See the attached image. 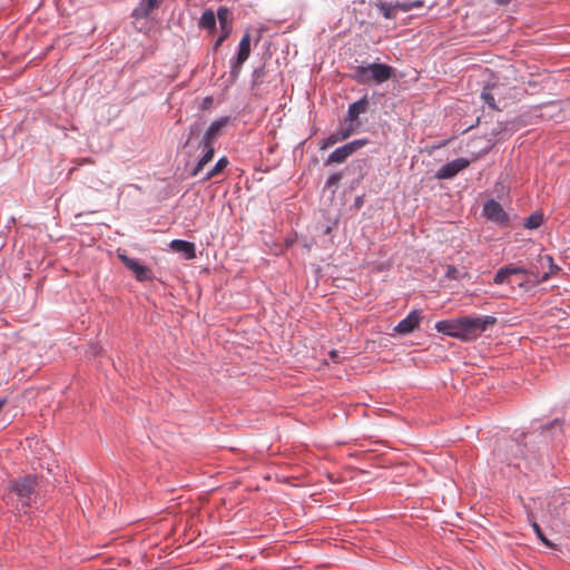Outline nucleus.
Listing matches in <instances>:
<instances>
[{
  "instance_id": "9b49d317",
  "label": "nucleus",
  "mask_w": 570,
  "mask_h": 570,
  "mask_svg": "<svg viewBox=\"0 0 570 570\" xmlns=\"http://www.w3.org/2000/svg\"><path fill=\"white\" fill-rule=\"evenodd\" d=\"M508 271L512 275H529L532 277V285H539L550 278V273L540 274L539 271L528 269L514 264H508Z\"/></svg>"
},
{
  "instance_id": "39448f33",
  "label": "nucleus",
  "mask_w": 570,
  "mask_h": 570,
  "mask_svg": "<svg viewBox=\"0 0 570 570\" xmlns=\"http://www.w3.org/2000/svg\"><path fill=\"white\" fill-rule=\"evenodd\" d=\"M250 53V36L245 33L238 46V52L235 60L232 61L230 76L236 79L240 72L243 63L247 60Z\"/></svg>"
},
{
  "instance_id": "f3484780",
  "label": "nucleus",
  "mask_w": 570,
  "mask_h": 570,
  "mask_svg": "<svg viewBox=\"0 0 570 570\" xmlns=\"http://www.w3.org/2000/svg\"><path fill=\"white\" fill-rule=\"evenodd\" d=\"M528 269L539 271L540 274L550 273L551 276L558 267L553 264V258L550 255H540L537 263L532 264Z\"/></svg>"
},
{
  "instance_id": "aec40b11",
  "label": "nucleus",
  "mask_w": 570,
  "mask_h": 570,
  "mask_svg": "<svg viewBox=\"0 0 570 570\" xmlns=\"http://www.w3.org/2000/svg\"><path fill=\"white\" fill-rule=\"evenodd\" d=\"M381 13L384 16V18L386 19H394L395 16H396V9H401L403 11H406L407 10V7L405 4H401V3H395V4H392V3H386V2H381L377 4Z\"/></svg>"
},
{
  "instance_id": "72a5a7b5",
  "label": "nucleus",
  "mask_w": 570,
  "mask_h": 570,
  "mask_svg": "<svg viewBox=\"0 0 570 570\" xmlns=\"http://www.w3.org/2000/svg\"><path fill=\"white\" fill-rule=\"evenodd\" d=\"M195 130H196V128H193V127H191V128H190V135H193Z\"/></svg>"
},
{
  "instance_id": "4468645a",
  "label": "nucleus",
  "mask_w": 570,
  "mask_h": 570,
  "mask_svg": "<svg viewBox=\"0 0 570 570\" xmlns=\"http://www.w3.org/2000/svg\"><path fill=\"white\" fill-rule=\"evenodd\" d=\"M459 317L452 320L439 321L435 324V330L439 333L455 337L460 340Z\"/></svg>"
},
{
  "instance_id": "4be33fe9",
  "label": "nucleus",
  "mask_w": 570,
  "mask_h": 570,
  "mask_svg": "<svg viewBox=\"0 0 570 570\" xmlns=\"http://www.w3.org/2000/svg\"><path fill=\"white\" fill-rule=\"evenodd\" d=\"M216 26V16L213 10H206L199 20V27L203 29L213 30Z\"/></svg>"
},
{
  "instance_id": "0eeeda50",
  "label": "nucleus",
  "mask_w": 570,
  "mask_h": 570,
  "mask_svg": "<svg viewBox=\"0 0 570 570\" xmlns=\"http://www.w3.org/2000/svg\"><path fill=\"white\" fill-rule=\"evenodd\" d=\"M118 258L124 263V265L130 269L138 282H146L153 279L151 271L145 265L140 264L139 261L135 258H130L125 254H118Z\"/></svg>"
},
{
  "instance_id": "393cba45",
  "label": "nucleus",
  "mask_w": 570,
  "mask_h": 570,
  "mask_svg": "<svg viewBox=\"0 0 570 570\" xmlns=\"http://www.w3.org/2000/svg\"><path fill=\"white\" fill-rule=\"evenodd\" d=\"M481 98L482 100L488 104V106L492 109H498L497 105H495V99L493 97V95L488 90H483L482 94H481Z\"/></svg>"
},
{
  "instance_id": "f8f14e48",
  "label": "nucleus",
  "mask_w": 570,
  "mask_h": 570,
  "mask_svg": "<svg viewBox=\"0 0 570 570\" xmlns=\"http://www.w3.org/2000/svg\"><path fill=\"white\" fill-rule=\"evenodd\" d=\"M229 122V117H222L213 121L200 140L215 144L218 137L222 135V130Z\"/></svg>"
},
{
  "instance_id": "9d476101",
  "label": "nucleus",
  "mask_w": 570,
  "mask_h": 570,
  "mask_svg": "<svg viewBox=\"0 0 570 570\" xmlns=\"http://www.w3.org/2000/svg\"><path fill=\"white\" fill-rule=\"evenodd\" d=\"M198 148L203 150V155L190 171L191 177H196L204 169V167L210 163L215 155V144L200 140Z\"/></svg>"
},
{
  "instance_id": "7ed1b4c3",
  "label": "nucleus",
  "mask_w": 570,
  "mask_h": 570,
  "mask_svg": "<svg viewBox=\"0 0 570 570\" xmlns=\"http://www.w3.org/2000/svg\"><path fill=\"white\" fill-rule=\"evenodd\" d=\"M36 487V478L28 475L14 481L11 485V490L18 495L22 505H29L32 500Z\"/></svg>"
},
{
  "instance_id": "c85d7f7f",
  "label": "nucleus",
  "mask_w": 570,
  "mask_h": 570,
  "mask_svg": "<svg viewBox=\"0 0 570 570\" xmlns=\"http://www.w3.org/2000/svg\"><path fill=\"white\" fill-rule=\"evenodd\" d=\"M533 286H534V285H532V278H531V279H529V281H527V282H524V283H521V284H520V287H523V288H525V289H529L530 287H533Z\"/></svg>"
},
{
  "instance_id": "423d86ee",
  "label": "nucleus",
  "mask_w": 570,
  "mask_h": 570,
  "mask_svg": "<svg viewBox=\"0 0 570 570\" xmlns=\"http://www.w3.org/2000/svg\"><path fill=\"white\" fill-rule=\"evenodd\" d=\"M483 215L491 222L505 226L509 223V216L503 207L494 199L488 200L483 205Z\"/></svg>"
},
{
  "instance_id": "473e14b6",
  "label": "nucleus",
  "mask_w": 570,
  "mask_h": 570,
  "mask_svg": "<svg viewBox=\"0 0 570 570\" xmlns=\"http://www.w3.org/2000/svg\"><path fill=\"white\" fill-rule=\"evenodd\" d=\"M204 102H205V105L212 104V98L210 97L206 98Z\"/></svg>"
},
{
  "instance_id": "20e7f679",
  "label": "nucleus",
  "mask_w": 570,
  "mask_h": 570,
  "mask_svg": "<svg viewBox=\"0 0 570 570\" xmlns=\"http://www.w3.org/2000/svg\"><path fill=\"white\" fill-rule=\"evenodd\" d=\"M366 144L367 139H356L342 147L336 148L334 151L330 154L326 160V165L344 163L351 155L356 153Z\"/></svg>"
},
{
  "instance_id": "6ab92c4d",
  "label": "nucleus",
  "mask_w": 570,
  "mask_h": 570,
  "mask_svg": "<svg viewBox=\"0 0 570 570\" xmlns=\"http://www.w3.org/2000/svg\"><path fill=\"white\" fill-rule=\"evenodd\" d=\"M217 19L220 24L222 33H224V37H228L232 32V19L229 10L226 7H220L217 10Z\"/></svg>"
},
{
  "instance_id": "2f4dec72",
  "label": "nucleus",
  "mask_w": 570,
  "mask_h": 570,
  "mask_svg": "<svg viewBox=\"0 0 570 570\" xmlns=\"http://www.w3.org/2000/svg\"><path fill=\"white\" fill-rule=\"evenodd\" d=\"M511 0H497V3L499 4H508Z\"/></svg>"
},
{
  "instance_id": "ddd939ff",
  "label": "nucleus",
  "mask_w": 570,
  "mask_h": 570,
  "mask_svg": "<svg viewBox=\"0 0 570 570\" xmlns=\"http://www.w3.org/2000/svg\"><path fill=\"white\" fill-rule=\"evenodd\" d=\"M421 320V313L414 309L396 325L395 331L400 334H409L419 326Z\"/></svg>"
},
{
  "instance_id": "c756f323",
  "label": "nucleus",
  "mask_w": 570,
  "mask_h": 570,
  "mask_svg": "<svg viewBox=\"0 0 570 570\" xmlns=\"http://www.w3.org/2000/svg\"><path fill=\"white\" fill-rule=\"evenodd\" d=\"M226 38H227V37H224V33H222V35L219 36V38L216 40V42H215V48L217 49V48L223 43V41H224Z\"/></svg>"
},
{
  "instance_id": "2eb2a0df",
  "label": "nucleus",
  "mask_w": 570,
  "mask_h": 570,
  "mask_svg": "<svg viewBox=\"0 0 570 570\" xmlns=\"http://www.w3.org/2000/svg\"><path fill=\"white\" fill-rule=\"evenodd\" d=\"M368 100L367 97H363L360 100L351 104L347 110V117L345 122L355 124L357 121L358 116L367 110Z\"/></svg>"
},
{
  "instance_id": "dca6fc26",
  "label": "nucleus",
  "mask_w": 570,
  "mask_h": 570,
  "mask_svg": "<svg viewBox=\"0 0 570 570\" xmlns=\"http://www.w3.org/2000/svg\"><path fill=\"white\" fill-rule=\"evenodd\" d=\"M163 0H141L140 3L134 9L132 17L135 19H144L149 13L159 7Z\"/></svg>"
},
{
  "instance_id": "a211bd4d",
  "label": "nucleus",
  "mask_w": 570,
  "mask_h": 570,
  "mask_svg": "<svg viewBox=\"0 0 570 570\" xmlns=\"http://www.w3.org/2000/svg\"><path fill=\"white\" fill-rule=\"evenodd\" d=\"M170 247L175 252L184 253L185 257L188 259L194 258L196 256L194 243L181 239H175L170 243Z\"/></svg>"
},
{
  "instance_id": "5701e85b",
  "label": "nucleus",
  "mask_w": 570,
  "mask_h": 570,
  "mask_svg": "<svg viewBox=\"0 0 570 570\" xmlns=\"http://www.w3.org/2000/svg\"><path fill=\"white\" fill-rule=\"evenodd\" d=\"M543 223V215L534 213L525 219L524 227L528 229H535Z\"/></svg>"
},
{
  "instance_id": "7c9ffc66",
  "label": "nucleus",
  "mask_w": 570,
  "mask_h": 570,
  "mask_svg": "<svg viewBox=\"0 0 570 570\" xmlns=\"http://www.w3.org/2000/svg\"><path fill=\"white\" fill-rule=\"evenodd\" d=\"M330 356L334 362H338V352L337 351H331Z\"/></svg>"
},
{
  "instance_id": "f03ea898",
  "label": "nucleus",
  "mask_w": 570,
  "mask_h": 570,
  "mask_svg": "<svg viewBox=\"0 0 570 570\" xmlns=\"http://www.w3.org/2000/svg\"><path fill=\"white\" fill-rule=\"evenodd\" d=\"M495 323L497 317L491 315L459 317L460 340L465 342L474 341Z\"/></svg>"
},
{
  "instance_id": "f257e3e1",
  "label": "nucleus",
  "mask_w": 570,
  "mask_h": 570,
  "mask_svg": "<svg viewBox=\"0 0 570 570\" xmlns=\"http://www.w3.org/2000/svg\"><path fill=\"white\" fill-rule=\"evenodd\" d=\"M393 76V68L385 63H371L367 66L353 67L352 79L357 83L366 85L370 82L383 83Z\"/></svg>"
},
{
  "instance_id": "b1692460",
  "label": "nucleus",
  "mask_w": 570,
  "mask_h": 570,
  "mask_svg": "<svg viewBox=\"0 0 570 570\" xmlns=\"http://www.w3.org/2000/svg\"><path fill=\"white\" fill-rule=\"evenodd\" d=\"M510 276H511V274L509 273L508 266L505 265L497 272V274L493 278V283L497 285H502V284L509 282Z\"/></svg>"
},
{
  "instance_id": "cd10ccee",
  "label": "nucleus",
  "mask_w": 570,
  "mask_h": 570,
  "mask_svg": "<svg viewBox=\"0 0 570 570\" xmlns=\"http://www.w3.org/2000/svg\"><path fill=\"white\" fill-rule=\"evenodd\" d=\"M341 179H342L341 174H333L327 178L325 187H332V186L336 185Z\"/></svg>"
},
{
  "instance_id": "412c9836",
  "label": "nucleus",
  "mask_w": 570,
  "mask_h": 570,
  "mask_svg": "<svg viewBox=\"0 0 570 570\" xmlns=\"http://www.w3.org/2000/svg\"><path fill=\"white\" fill-rule=\"evenodd\" d=\"M228 159L226 157H222L217 160V163L214 165V167L207 171L206 176L204 177V180L207 181V180H210L213 179L214 177L218 176L219 174H222L225 168L228 166Z\"/></svg>"
},
{
  "instance_id": "1a4fd4ad",
  "label": "nucleus",
  "mask_w": 570,
  "mask_h": 570,
  "mask_svg": "<svg viewBox=\"0 0 570 570\" xmlns=\"http://www.w3.org/2000/svg\"><path fill=\"white\" fill-rule=\"evenodd\" d=\"M357 126H358V122L347 124L345 127H342L341 129L331 134L326 139H324L322 141L321 149L322 150L328 149L330 147L334 146L335 144L347 139L350 136H352L356 131Z\"/></svg>"
},
{
  "instance_id": "bb28decb",
  "label": "nucleus",
  "mask_w": 570,
  "mask_h": 570,
  "mask_svg": "<svg viewBox=\"0 0 570 570\" xmlns=\"http://www.w3.org/2000/svg\"><path fill=\"white\" fill-rule=\"evenodd\" d=\"M445 276L450 279H458L460 276H459V271L452 266V265H448L446 266V273H445Z\"/></svg>"
},
{
  "instance_id": "a878e982",
  "label": "nucleus",
  "mask_w": 570,
  "mask_h": 570,
  "mask_svg": "<svg viewBox=\"0 0 570 570\" xmlns=\"http://www.w3.org/2000/svg\"><path fill=\"white\" fill-rule=\"evenodd\" d=\"M532 528L542 543L550 548L553 547V544L544 537L540 525L535 521L532 522Z\"/></svg>"
},
{
  "instance_id": "6e6552de",
  "label": "nucleus",
  "mask_w": 570,
  "mask_h": 570,
  "mask_svg": "<svg viewBox=\"0 0 570 570\" xmlns=\"http://www.w3.org/2000/svg\"><path fill=\"white\" fill-rule=\"evenodd\" d=\"M470 165L466 158H456L445 165H443L435 174L438 179H450L453 178L458 173L463 170Z\"/></svg>"
}]
</instances>
